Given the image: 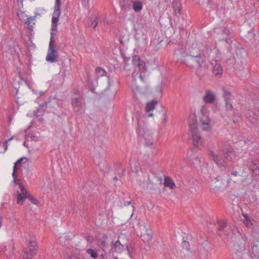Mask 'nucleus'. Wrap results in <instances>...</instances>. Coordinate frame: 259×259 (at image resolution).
Wrapping results in <instances>:
<instances>
[{"label": "nucleus", "instance_id": "nucleus-14", "mask_svg": "<svg viewBox=\"0 0 259 259\" xmlns=\"http://www.w3.org/2000/svg\"><path fill=\"white\" fill-rule=\"evenodd\" d=\"M250 253V257L252 259H259V241L252 243Z\"/></svg>", "mask_w": 259, "mask_h": 259}, {"label": "nucleus", "instance_id": "nucleus-46", "mask_svg": "<svg viewBox=\"0 0 259 259\" xmlns=\"http://www.w3.org/2000/svg\"><path fill=\"white\" fill-rule=\"evenodd\" d=\"M13 139V138H11L10 139H9L8 140L6 141L5 143H4V146H5V150L6 151L7 148H8V144L9 143L11 142V141Z\"/></svg>", "mask_w": 259, "mask_h": 259}, {"label": "nucleus", "instance_id": "nucleus-54", "mask_svg": "<svg viewBox=\"0 0 259 259\" xmlns=\"http://www.w3.org/2000/svg\"><path fill=\"white\" fill-rule=\"evenodd\" d=\"M146 144L148 146H152L153 145V143L152 142H146Z\"/></svg>", "mask_w": 259, "mask_h": 259}, {"label": "nucleus", "instance_id": "nucleus-6", "mask_svg": "<svg viewBox=\"0 0 259 259\" xmlns=\"http://www.w3.org/2000/svg\"><path fill=\"white\" fill-rule=\"evenodd\" d=\"M29 238H26V244L29 251L25 250L22 255V259H32L33 256L36 254L37 251V244L36 241L32 235H29Z\"/></svg>", "mask_w": 259, "mask_h": 259}, {"label": "nucleus", "instance_id": "nucleus-3", "mask_svg": "<svg viewBox=\"0 0 259 259\" xmlns=\"http://www.w3.org/2000/svg\"><path fill=\"white\" fill-rule=\"evenodd\" d=\"M220 148L224 154L225 159L220 158L218 154L214 151H210V155L212 160L220 167H226L228 165V162L232 161L231 154L232 153L233 148L229 144H225L222 146Z\"/></svg>", "mask_w": 259, "mask_h": 259}, {"label": "nucleus", "instance_id": "nucleus-44", "mask_svg": "<svg viewBox=\"0 0 259 259\" xmlns=\"http://www.w3.org/2000/svg\"><path fill=\"white\" fill-rule=\"evenodd\" d=\"M132 60L133 63L136 65L141 60L138 56L135 55L133 56Z\"/></svg>", "mask_w": 259, "mask_h": 259}, {"label": "nucleus", "instance_id": "nucleus-59", "mask_svg": "<svg viewBox=\"0 0 259 259\" xmlns=\"http://www.w3.org/2000/svg\"><path fill=\"white\" fill-rule=\"evenodd\" d=\"M259 2V0H257Z\"/></svg>", "mask_w": 259, "mask_h": 259}, {"label": "nucleus", "instance_id": "nucleus-19", "mask_svg": "<svg viewBox=\"0 0 259 259\" xmlns=\"http://www.w3.org/2000/svg\"><path fill=\"white\" fill-rule=\"evenodd\" d=\"M47 102H44L39 105L36 110L34 112V115L36 117L42 116L44 115L45 110L47 109Z\"/></svg>", "mask_w": 259, "mask_h": 259}, {"label": "nucleus", "instance_id": "nucleus-37", "mask_svg": "<svg viewBox=\"0 0 259 259\" xmlns=\"http://www.w3.org/2000/svg\"><path fill=\"white\" fill-rule=\"evenodd\" d=\"M213 49H215V48H213ZM212 53H210L209 52L210 55L211 54H213V53L216 54V56L215 57L212 56V58L214 59V60L219 59L220 58V52L218 50H212Z\"/></svg>", "mask_w": 259, "mask_h": 259}, {"label": "nucleus", "instance_id": "nucleus-49", "mask_svg": "<svg viewBox=\"0 0 259 259\" xmlns=\"http://www.w3.org/2000/svg\"><path fill=\"white\" fill-rule=\"evenodd\" d=\"M90 1V0H82V4L84 7H88L89 6Z\"/></svg>", "mask_w": 259, "mask_h": 259}, {"label": "nucleus", "instance_id": "nucleus-31", "mask_svg": "<svg viewBox=\"0 0 259 259\" xmlns=\"http://www.w3.org/2000/svg\"><path fill=\"white\" fill-rule=\"evenodd\" d=\"M96 73L97 77H100L106 75V72L101 67H98L96 69Z\"/></svg>", "mask_w": 259, "mask_h": 259}, {"label": "nucleus", "instance_id": "nucleus-43", "mask_svg": "<svg viewBox=\"0 0 259 259\" xmlns=\"http://www.w3.org/2000/svg\"><path fill=\"white\" fill-rule=\"evenodd\" d=\"M28 161V159L25 157H21L17 160V164L19 163H25Z\"/></svg>", "mask_w": 259, "mask_h": 259}, {"label": "nucleus", "instance_id": "nucleus-17", "mask_svg": "<svg viewBox=\"0 0 259 259\" xmlns=\"http://www.w3.org/2000/svg\"><path fill=\"white\" fill-rule=\"evenodd\" d=\"M213 65L212 73L214 75L218 77L222 76L223 73V68L221 64L219 63L214 62V64L212 63Z\"/></svg>", "mask_w": 259, "mask_h": 259}, {"label": "nucleus", "instance_id": "nucleus-38", "mask_svg": "<svg viewBox=\"0 0 259 259\" xmlns=\"http://www.w3.org/2000/svg\"><path fill=\"white\" fill-rule=\"evenodd\" d=\"M182 247H183V250H189V243L188 241H184L182 243L181 245Z\"/></svg>", "mask_w": 259, "mask_h": 259}, {"label": "nucleus", "instance_id": "nucleus-56", "mask_svg": "<svg viewBox=\"0 0 259 259\" xmlns=\"http://www.w3.org/2000/svg\"><path fill=\"white\" fill-rule=\"evenodd\" d=\"M131 201H128V202H127V204L129 205V204H131Z\"/></svg>", "mask_w": 259, "mask_h": 259}, {"label": "nucleus", "instance_id": "nucleus-57", "mask_svg": "<svg viewBox=\"0 0 259 259\" xmlns=\"http://www.w3.org/2000/svg\"><path fill=\"white\" fill-rule=\"evenodd\" d=\"M12 248L13 250L14 249V245H13V246H12Z\"/></svg>", "mask_w": 259, "mask_h": 259}, {"label": "nucleus", "instance_id": "nucleus-42", "mask_svg": "<svg viewBox=\"0 0 259 259\" xmlns=\"http://www.w3.org/2000/svg\"><path fill=\"white\" fill-rule=\"evenodd\" d=\"M90 22H91V24L93 25V28H95L97 26L98 21L96 18L94 19H91Z\"/></svg>", "mask_w": 259, "mask_h": 259}, {"label": "nucleus", "instance_id": "nucleus-15", "mask_svg": "<svg viewBox=\"0 0 259 259\" xmlns=\"http://www.w3.org/2000/svg\"><path fill=\"white\" fill-rule=\"evenodd\" d=\"M210 185L213 190L217 191L222 188L223 182L221 179H219L217 178H211Z\"/></svg>", "mask_w": 259, "mask_h": 259}, {"label": "nucleus", "instance_id": "nucleus-58", "mask_svg": "<svg viewBox=\"0 0 259 259\" xmlns=\"http://www.w3.org/2000/svg\"><path fill=\"white\" fill-rule=\"evenodd\" d=\"M19 76L21 77V75L19 74Z\"/></svg>", "mask_w": 259, "mask_h": 259}, {"label": "nucleus", "instance_id": "nucleus-39", "mask_svg": "<svg viewBox=\"0 0 259 259\" xmlns=\"http://www.w3.org/2000/svg\"><path fill=\"white\" fill-rule=\"evenodd\" d=\"M118 167L121 169V172H119L118 173L119 177L120 178H121L122 176H123L124 175V172H125V168L122 167V164L121 163H119L118 164Z\"/></svg>", "mask_w": 259, "mask_h": 259}, {"label": "nucleus", "instance_id": "nucleus-53", "mask_svg": "<svg viewBox=\"0 0 259 259\" xmlns=\"http://www.w3.org/2000/svg\"><path fill=\"white\" fill-rule=\"evenodd\" d=\"M17 1H18L17 5H19V4H21V5L22 6V3H23V0H18Z\"/></svg>", "mask_w": 259, "mask_h": 259}, {"label": "nucleus", "instance_id": "nucleus-1", "mask_svg": "<svg viewBox=\"0 0 259 259\" xmlns=\"http://www.w3.org/2000/svg\"><path fill=\"white\" fill-rule=\"evenodd\" d=\"M209 52H212V47L207 46L205 48L201 43H193L189 49L186 57L182 59V61L189 67H193L195 63L198 67L197 74L200 75L199 69L206 59L210 57Z\"/></svg>", "mask_w": 259, "mask_h": 259}, {"label": "nucleus", "instance_id": "nucleus-50", "mask_svg": "<svg viewBox=\"0 0 259 259\" xmlns=\"http://www.w3.org/2000/svg\"><path fill=\"white\" fill-rule=\"evenodd\" d=\"M244 223L246 226H250L251 225L250 221L247 219H246V220L244 222Z\"/></svg>", "mask_w": 259, "mask_h": 259}, {"label": "nucleus", "instance_id": "nucleus-35", "mask_svg": "<svg viewBox=\"0 0 259 259\" xmlns=\"http://www.w3.org/2000/svg\"><path fill=\"white\" fill-rule=\"evenodd\" d=\"M86 252L89 254L91 257L94 259H97L98 257L97 252L93 249L89 248L87 249Z\"/></svg>", "mask_w": 259, "mask_h": 259}, {"label": "nucleus", "instance_id": "nucleus-18", "mask_svg": "<svg viewBox=\"0 0 259 259\" xmlns=\"http://www.w3.org/2000/svg\"><path fill=\"white\" fill-rule=\"evenodd\" d=\"M157 104L156 100H152L147 103L146 106V111L148 113L147 117H152L153 114L150 113L155 107V105Z\"/></svg>", "mask_w": 259, "mask_h": 259}, {"label": "nucleus", "instance_id": "nucleus-12", "mask_svg": "<svg viewBox=\"0 0 259 259\" xmlns=\"http://www.w3.org/2000/svg\"><path fill=\"white\" fill-rule=\"evenodd\" d=\"M73 111L77 114H81L82 112V103L81 99L79 98H73L71 101Z\"/></svg>", "mask_w": 259, "mask_h": 259}, {"label": "nucleus", "instance_id": "nucleus-23", "mask_svg": "<svg viewBox=\"0 0 259 259\" xmlns=\"http://www.w3.org/2000/svg\"><path fill=\"white\" fill-rule=\"evenodd\" d=\"M18 10L19 12H17V16L19 17V19L23 21V22H25L26 20H27V16L24 14V12L23 11V7H22V5L19 4L18 5Z\"/></svg>", "mask_w": 259, "mask_h": 259}, {"label": "nucleus", "instance_id": "nucleus-2", "mask_svg": "<svg viewBox=\"0 0 259 259\" xmlns=\"http://www.w3.org/2000/svg\"><path fill=\"white\" fill-rule=\"evenodd\" d=\"M110 249L112 255L115 258H118V254L121 253L125 250L127 251L128 254L130 257H132V253L130 250L129 246L127 243V240L125 235L121 234L116 241H112L110 244Z\"/></svg>", "mask_w": 259, "mask_h": 259}, {"label": "nucleus", "instance_id": "nucleus-55", "mask_svg": "<svg viewBox=\"0 0 259 259\" xmlns=\"http://www.w3.org/2000/svg\"><path fill=\"white\" fill-rule=\"evenodd\" d=\"M113 180H115V181H116L117 180V178L116 177H113Z\"/></svg>", "mask_w": 259, "mask_h": 259}, {"label": "nucleus", "instance_id": "nucleus-36", "mask_svg": "<svg viewBox=\"0 0 259 259\" xmlns=\"http://www.w3.org/2000/svg\"><path fill=\"white\" fill-rule=\"evenodd\" d=\"M34 20V17H28L27 20H26V21L24 23L27 24L29 26V28L31 29L33 27V25L34 24V23H33Z\"/></svg>", "mask_w": 259, "mask_h": 259}, {"label": "nucleus", "instance_id": "nucleus-30", "mask_svg": "<svg viewBox=\"0 0 259 259\" xmlns=\"http://www.w3.org/2000/svg\"><path fill=\"white\" fill-rule=\"evenodd\" d=\"M242 50L239 48H236L233 53V58L235 60L240 59L242 57Z\"/></svg>", "mask_w": 259, "mask_h": 259}, {"label": "nucleus", "instance_id": "nucleus-25", "mask_svg": "<svg viewBox=\"0 0 259 259\" xmlns=\"http://www.w3.org/2000/svg\"><path fill=\"white\" fill-rule=\"evenodd\" d=\"M164 185L165 187H169L172 190L175 189L176 188V186L174 182L169 177L164 178Z\"/></svg>", "mask_w": 259, "mask_h": 259}, {"label": "nucleus", "instance_id": "nucleus-24", "mask_svg": "<svg viewBox=\"0 0 259 259\" xmlns=\"http://www.w3.org/2000/svg\"><path fill=\"white\" fill-rule=\"evenodd\" d=\"M231 33V32L229 29L226 28H223L221 34L224 35V36L221 38V40H225L227 43H229V37Z\"/></svg>", "mask_w": 259, "mask_h": 259}, {"label": "nucleus", "instance_id": "nucleus-10", "mask_svg": "<svg viewBox=\"0 0 259 259\" xmlns=\"http://www.w3.org/2000/svg\"><path fill=\"white\" fill-rule=\"evenodd\" d=\"M17 185L21 190L20 193H18L17 191V204L23 205L25 201V196H26V193H29L26 191L24 186L20 182V180L17 179Z\"/></svg>", "mask_w": 259, "mask_h": 259}, {"label": "nucleus", "instance_id": "nucleus-4", "mask_svg": "<svg viewBox=\"0 0 259 259\" xmlns=\"http://www.w3.org/2000/svg\"><path fill=\"white\" fill-rule=\"evenodd\" d=\"M145 63L143 61L140 60L136 65L139 68V71L141 70L140 73L135 71L132 73V82L131 86L134 91H139L141 89V83L145 82L144 76L141 72H144L145 69Z\"/></svg>", "mask_w": 259, "mask_h": 259}, {"label": "nucleus", "instance_id": "nucleus-32", "mask_svg": "<svg viewBox=\"0 0 259 259\" xmlns=\"http://www.w3.org/2000/svg\"><path fill=\"white\" fill-rule=\"evenodd\" d=\"M108 239L107 236L104 235L102 236V238L100 239V244L101 246V249H104V248L107 247L108 246V242L107 240Z\"/></svg>", "mask_w": 259, "mask_h": 259}, {"label": "nucleus", "instance_id": "nucleus-29", "mask_svg": "<svg viewBox=\"0 0 259 259\" xmlns=\"http://www.w3.org/2000/svg\"><path fill=\"white\" fill-rule=\"evenodd\" d=\"M133 8L136 12H139L142 10L143 8L142 4L140 1L133 2Z\"/></svg>", "mask_w": 259, "mask_h": 259}, {"label": "nucleus", "instance_id": "nucleus-7", "mask_svg": "<svg viewBox=\"0 0 259 259\" xmlns=\"http://www.w3.org/2000/svg\"><path fill=\"white\" fill-rule=\"evenodd\" d=\"M189 128L192 135V139L194 146H199L203 143V139L198 131L197 120L193 119L189 121Z\"/></svg>", "mask_w": 259, "mask_h": 259}, {"label": "nucleus", "instance_id": "nucleus-28", "mask_svg": "<svg viewBox=\"0 0 259 259\" xmlns=\"http://www.w3.org/2000/svg\"><path fill=\"white\" fill-rule=\"evenodd\" d=\"M188 52H186V49L185 47L180 48L178 51H175V54L177 56H180V59H184Z\"/></svg>", "mask_w": 259, "mask_h": 259}, {"label": "nucleus", "instance_id": "nucleus-47", "mask_svg": "<svg viewBox=\"0 0 259 259\" xmlns=\"http://www.w3.org/2000/svg\"><path fill=\"white\" fill-rule=\"evenodd\" d=\"M163 119L162 120V123L165 124L166 123L167 119V111H165V112H164L163 114Z\"/></svg>", "mask_w": 259, "mask_h": 259}, {"label": "nucleus", "instance_id": "nucleus-51", "mask_svg": "<svg viewBox=\"0 0 259 259\" xmlns=\"http://www.w3.org/2000/svg\"><path fill=\"white\" fill-rule=\"evenodd\" d=\"M69 259H79V257H78L76 255L73 254L70 256Z\"/></svg>", "mask_w": 259, "mask_h": 259}, {"label": "nucleus", "instance_id": "nucleus-33", "mask_svg": "<svg viewBox=\"0 0 259 259\" xmlns=\"http://www.w3.org/2000/svg\"><path fill=\"white\" fill-rule=\"evenodd\" d=\"M248 257V252L242 254L233 255V259H247Z\"/></svg>", "mask_w": 259, "mask_h": 259}, {"label": "nucleus", "instance_id": "nucleus-11", "mask_svg": "<svg viewBox=\"0 0 259 259\" xmlns=\"http://www.w3.org/2000/svg\"><path fill=\"white\" fill-rule=\"evenodd\" d=\"M248 252L246 249L243 240H240L238 242L234 244L233 248V255L244 253Z\"/></svg>", "mask_w": 259, "mask_h": 259}, {"label": "nucleus", "instance_id": "nucleus-26", "mask_svg": "<svg viewBox=\"0 0 259 259\" xmlns=\"http://www.w3.org/2000/svg\"><path fill=\"white\" fill-rule=\"evenodd\" d=\"M102 251L103 252L100 254L101 259H115L114 256L112 255L111 249L109 251H106L104 249H102Z\"/></svg>", "mask_w": 259, "mask_h": 259}, {"label": "nucleus", "instance_id": "nucleus-34", "mask_svg": "<svg viewBox=\"0 0 259 259\" xmlns=\"http://www.w3.org/2000/svg\"><path fill=\"white\" fill-rule=\"evenodd\" d=\"M26 198H28L31 202L34 204L37 205L39 203V201L33 197L29 193H26V196H25V200Z\"/></svg>", "mask_w": 259, "mask_h": 259}, {"label": "nucleus", "instance_id": "nucleus-5", "mask_svg": "<svg viewBox=\"0 0 259 259\" xmlns=\"http://www.w3.org/2000/svg\"><path fill=\"white\" fill-rule=\"evenodd\" d=\"M56 27H57V26ZM51 30L52 31L51 32V38L46 60L48 62L55 63L58 61V52L56 50L55 46V33L54 32V31L57 30V27L53 29V25H52Z\"/></svg>", "mask_w": 259, "mask_h": 259}, {"label": "nucleus", "instance_id": "nucleus-40", "mask_svg": "<svg viewBox=\"0 0 259 259\" xmlns=\"http://www.w3.org/2000/svg\"><path fill=\"white\" fill-rule=\"evenodd\" d=\"M16 162H15L14 163V166H13V171L12 174V176L13 177V181L14 183H15L16 181Z\"/></svg>", "mask_w": 259, "mask_h": 259}, {"label": "nucleus", "instance_id": "nucleus-22", "mask_svg": "<svg viewBox=\"0 0 259 259\" xmlns=\"http://www.w3.org/2000/svg\"><path fill=\"white\" fill-rule=\"evenodd\" d=\"M132 3V0H122L120 3L121 9L124 11L130 10Z\"/></svg>", "mask_w": 259, "mask_h": 259}, {"label": "nucleus", "instance_id": "nucleus-9", "mask_svg": "<svg viewBox=\"0 0 259 259\" xmlns=\"http://www.w3.org/2000/svg\"><path fill=\"white\" fill-rule=\"evenodd\" d=\"M201 124V128L203 131H210L212 126L210 124V119L206 113L202 112V115L200 119Z\"/></svg>", "mask_w": 259, "mask_h": 259}, {"label": "nucleus", "instance_id": "nucleus-52", "mask_svg": "<svg viewBox=\"0 0 259 259\" xmlns=\"http://www.w3.org/2000/svg\"><path fill=\"white\" fill-rule=\"evenodd\" d=\"M231 176L237 177L239 176L240 175L238 174V172L237 171H234L231 173Z\"/></svg>", "mask_w": 259, "mask_h": 259}, {"label": "nucleus", "instance_id": "nucleus-21", "mask_svg": "<svg viewBox=\"0 0 259 259\" xmlns=\"http://www.w3.org/2000/svg\"><path fill=\"white\" fill-rule=\"evenodd\" d=\"M172 5L175 15L179 17L181 15V4L178 1H174Z\"/></svg>", "mask_w": 259, "mask_h": 259}, {"label": "nucleus", "instance_id": "nucleus-41", "mask_svg": "<svg viewBox=\"0 0 259 259\" xmlns=\"http://www.w3.org/2000/svg\"><path fill=\"white\" fill-rule=\"evenodd\" d=\"M227 226V223L225 222H220L219 224V227L218 230L220 231H223Z\"/></svg>", "mask_w": 259, "mask_h": 259}, {"label": "nucleus", "instance_id": "nucleus-8", "mask_svg": "<svg viewBox=\"0 0 259 259\" xmlns=\"http://www.w3.org/2000/svg\"><path fill=\"white\" fill-rule=\"evenodd\" d=\"M61 0H55L54 6V11L52 17L53 28L54 29L58 25L59 17L61 15Z\"/></svg>", "mask_w": 259, "mask_h": 259}, {"label": "nucleus", "instance_id": "nucleus-16", "mask_svg": "<svg viewBox=\"0 0 259 259\" xmlns=\"http://www.w3.org/2000/svg\"><path fill=\"white\" fill-rule=\"evenodd\" d=\"M215 99V96L211 91H206L205 95L203 97V100L205 103L212 104L214 102Z\"/></svg>", "mask_w": 259, "mask_h": 259}, {"label": "nucleus", "instance_id": "nucleus-45", "mask_svg": "<svg viewBox=\"0 0 259 259\" xmlns=\"http://www.w3.org/2000/svg\"><path fill=\"white\" fill-rule=\"evenodd\" d=\"M252 170H253V173L255 175H257L259 174V169L258 168V167L257 166H256L255 165L254 166H253V167L252 168Z\"/></svg>", "mask_w": 259, "mask_h": 259}, {"label": "nucleus", "instance_id": "nucleus-27", "mask_svg": "<svg viewBox=\"0 0 259 259\" xmlns=\"http://www.w3.org/2000/svg\"><path fill=\"white\" fill-rule=\"evenodd\" d=\"M140 237L144 242H148L152 239V233L151 231H147V232L141 235Z\"/></svg>", "mask_w": 259, "mask_h": 259}, {"label": "nucleus", "instance_id": "nucleus-48", "mask_svg": "<svg viewBox=\"0 0 259 259\" xmlns=\"http://www.w3.org/2000/svg\"><path fill=\"white\" fill-rule=\"evenodd\" d=\"M232 181L233 183H235L237 182V180L236 179H232L231 178H229L227 180V186H229L230 182Z\"/></svg>", "mask_w": 259, "mask_h": 259}, {"label": "nucleus", "instance_id": "nucleus-20", "mask_svg": "<svg viewBox=\"0 0 259 259\" xmlns=\"http://www.w3.org/2000/svg\"><path fill=\"white\" fill-rule=\"evenodd\" d=\"M250 120L253 124H259V110H254L250 114Z\"/></svg>", "mask_w": 259, "mask_h": 259}, {"label": "nucleus", "instance_id": "nucleus-13", "mask_svg": "<svg viewBox=\"0 0 259 259\" xmlns=\"http://www.w3.org/2000/svg\"><path fill=\"white\" fill-rule=\"evenodd\" d=\"M223 98L225 101L226 108L227 111H231L233 109V105L230 102V97L231 94L226 89H223Z\"/></svg>", "mask_w": 259, "mask_h": 259}]
</instances>
